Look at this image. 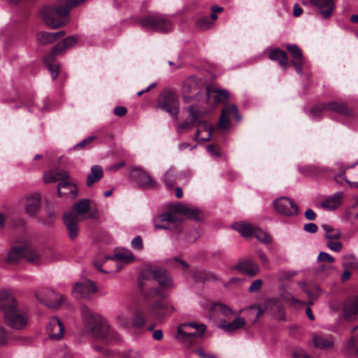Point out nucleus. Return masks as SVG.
Instances as JSON below:
<instances>
[{"mask_svg": "<svg viewBox=\"0 0 358 358\" xmlns=\"http://www.w3.org/2000/svg\"><path fill=\"white\" fill-rule=\"evenodd\" d=\"M44 180L45 182H54L57 181V178H55L53 171L44 174Z\"/></svg>", "mask_w": 358, "mask_h": 358, "instance_id": "59", "label": "nucleus"}, {"mask_svg": "<svg viewBox=\"0 0 358 358\" xmlns=\"http://www.w3.org/2000/svg\"><path fill=\"white\" fill-rule=\"evenodd\" d=\"M317 260L320 262L333 263L335 261V259L327 252H320L318 255Z\"/></svg>", "mask_w": 358, "mask_h": 358, "instance_id": "50", "label": "nucleus"}, {"mask_svg": "<svg viewBox=\"0 0 358 358\" xmlns=\"http://www.w3.org/2000/svg\"><path fill=\"white\" fill-rule=\"evenodd\" d=\"M212 311L220 312L224 317H229L236 315V312L231 308L220 303H215L210 306Z\"/></svg>", "mask_w": 358, "mask_h": 358, "instance_id": "39", "label": "nucleus"}, {"mask_svg": "<svg viewBox=\"0 0 358 358\" xmlns=\"http://www.w3.org/2000/svg\"><path fill=\"white\" fill-rule=\"evenodd\" d=\"M7 341V335L5 331V329L0 326V344L6 343Z\"/></svg>", "mask_w": 358, "mask_h": 358, "instance_id": "62", "label": "nucleus"}, {"mask_svg": "<svg viewBox=\"0 0 358 358\" xmlns=\"http://www.w3.org/2000/svg\"><path fill=\"white\" fill-rule=\"evenodd\" d=\"M325 106V103H320V104H317L315 106H314L310 111V118L312 119H316V118H318V117H320L322 114H323V112L324 111H327V110H316V111L313 113V110H315V108H317V107L319 106Z\"/></svg>", "mask_w": 358, "mask_h": 358, "instance_id": "52", "label": "nucleus"}, {"mask_svg": "<svg viewBox=\"0 0 358 358\" xmlns=\"http://www.w3.org/2000/svg\"><path fill=\"white\" fill-rule=\"evenodd\" d=\"M263 281L261 279H257L252 282L248 288V291L251 293L257 292L262 287Z\"/></svg>", "mask_w": 358, "mask_h": 358, "instance_id": "49", "label": "nucleus"}, {"mask_svg": "<svg viewBox=\"0 0 358 358\" xmlns=\"http://www.w3.org/2000/svg\"><path fill=\"white\" fill-rule=\"evenodd\" d=\"M257 317H259L263 313L266 312V301L264 303H262L258 304L257 306Z\"/></svg>", "mask_w": 358, "mask_h": 358, "instance_id": "63", "label": "nucleus"}, {"mask_svg": "<svg viewBox=\"0 0 358 358\" xmlns=\"http://www.w3.org/2000/svg\"><path fill=\"white\" fill-rule=\"evenodd\" d=\"M252 235L265 244L270 243L272 241L271 236L268 233L258 228H253Z\"/></svg>", "mask_w": 358, "mask_h": 358, "instance_id": "41", "label": "nucleus"}, {"mask_svg": "<svg viewBox=\"0 0 358 358\" xmlns=\"http://www.w3.org/2000/svg\"><path fill=\"white\" fill-rule=\"evenodd\" d=\"M127 108L124 106H117L114 109V113L115 115L122 117L126 115L127 113Z\"/></svg>", "mask_w": 358, "mask_h": 358, "instance_id": "60", "label": "nucleus"}, {"mask_svg": "<svg viewBox=\"0 0 358 358\" xmlns=\"http://www.w3.org/2000/svg\"><path fill=\"white\" fill-rule=\"evenodd\" d=\"M157 107L169 113L178 120V102L176 95L169 91L163 92L160 95Z\"/></svg>", "mask_w": 358, "mask_h": 358, "instance_id": "11", "label": "nucleus"}, {"mask_svg": "<svg viewBox=\"0 0 358 358\" xmlns=\"http://www.w3.org/2000/svg\"><path fill=\"white\" fill-rule=\"evenodd\" d=\"M78 41L75 36H70L54 46L51 53L44 58L45 64L48 66L52 78L55 80L59 71V64H55V56L62 54L65 50L73 46Z\"/></svg>", "mask_w": 358, "mask_h": 358, "instance_id": "8", "label": "nucleus"}, {"mask_svg": "<svg viewBox=\"0 0 358 358\" xmlns=\"http://www.w3.org/2000/svg\"><path fill=\"white\" fill-rule=\"evenodd\" d=\"M358 315V296L345 301L343 308V316L349 320H354Z\"/></svg>", "mask_w": 358, "mask_h": 358, "instance_id": "29", "label": "nucleus"}, {"mask_svg": "<svg viewBox=\"0 0 358 358\" xmlns=\"http://www.w3.org/2000/svg\"><path fill=\"white\" fill-rule=\"evenodd\" d=\"M95 138H96L95 136H89V137L83 139L80 143L75 145L73 147V149L78 150L81 148H84L85 146H86L88 144H90V143H92L95 139Z\"/></svg>", "mask_w": 358, "mask_h": 358, "instance_id": "53", "label": "nucleus"}, {"mask_svg": "<svg viewBox=\"0 0 358 358\" xmlns=\"http://www.w3.org/2000/svg\"><path fill=\"white\" fill-rule=\"evenodd\" d=\"M106 260H111L115 263H130L134 260L132 252L127 249H122L115 252L113 257H106Z\"/></svg>", "mask_w": 358, "mask_h": 358, "instance_id": "31", "label": "nucleus"}, {"mask_svg": "<svg viewBox=\"0 0 358 358\" xmlns=\"http://www.w3.org/2000/svg\"><path fill=\"white\" fill-rule=\"evenodd\" d=\"M48 217L44 221L45 223H49L56 217V214L55 211L52 210H48Z\"/></svg>", "mask_w": 358, "mask_h": 358, "instance_id": "64", "label": "nucleus"}, {"mask_svg": "<svg viewBox=\"0 0 358 358\" xmlns=\"http://www.w3.org/2000/svg\"><path fill=\"white\" fill-rule=\"evenodd\" d=\"M327 247L332 251L338 252L343 248V243L338 239H327Z\"/></svg>", "mask_w": 358, "mask_h": 358, "instance_id": "48", "label": "nucleus"}, {"mask_svg": "<svg viewBox=\"0 0 358 358\" xmlns=\"http://www.w3.org/2000/svg\"><path fill=\"white\" fill-rule=\"evenodd\" d=\"M234 115L235 120L238 122L241 121V117L238 112V108L236 105L231 106H225L221 112V115L219 120V127L220 129L227 130L230 127L229 117Z\"/></svg>", "mask_w": 358, "mask_h": 358, "instance_id": "17", "label": "nucleus"}, {"mask_svg": "<svg viewBox=\"0 0 358 358\" xmlns=\"http://www.w3.org/2000/svg\"><path fill=\"white\" fill-rule=\"evenodd\" d=\"M47 331L51 338L59 340L63 337L64 327L58 317H53L50 319L47 326Z\"/></svg>", "mask_w": 358, "mask_h": 358, "instance_id": "24", "label": "nucleus"}, {"mask_svg": "<svg viewBox=\"0 0 358 358\" xmlns=\"http://www.w3.org/2000/svg\"><path fill=\"white\" fill-rule=\"evenodd\" d=\"M246 324L245 320L242 317H237L229 323H222L219 327L225 332H233L243 327Z\"/></svg>", "mask_w": 358, "mask_h": 358, "instance_id": "32", "label": "nucleus"}, {"mask_svg": "<svg viewBox=\"0 0 358 358\" xmlns=\"http://www.w3.org/2000/svg\"><path fill=\"white\" fill-rule=\"evenodd\" d=\"M266 310L275 319L285 320V310L280 301L276 298L266 300Z\"/></svg>", "mask_w": 358, "mask_h": 358, "instance_id": "18", "label": "nucleus"}, {"mask_svg": "<svg viewBox=\"0 0 358 358\" xmlns=\"http://www.w3.org/2000/svg\"><path fill=\"white\" fill-rule=\"evenodd\" d=\"M275 210L286 217H292L298 215L299 207L295 202L288 198L282 196L274 201Z\"/></svg>", "mask_w": 358, "mask_h": 358, "instance_id": "13", "label": "nucleus"}, {"mask_svg": "<svg viewBox=\"0 0 358 358\" xmlns=\"http://www.w3.org/2000/svg\"><path fill=\"white\" fill-rule=\"evenodd\" d=\"M306 170H307L306 172H305V174L313 176H317L320 174H323L326 173L327 169L324 167H317L316 166H308L305 168Z\"/></svg>", "mask_w": 358, "mask_h": 358, "instance_id": "46", "label": "nucleus"}, {"mask_svg": "<svg viewBox=\"0 0 358 358\" xmlns=\"http://www.w3.org/2000/svg\"><path fill=\"white\" fill-rule=\"evenodd\" d=\"M73 293L78 298H90L97 291L96 284L90 280H84L75 284Z\"/></svg>", "mask_w": 358, "mask_h": 358, "instance_id": "14", "label": "nucleus"}, {"mask_svg": "<svg viewBox=\"0 0 358 358\" xmlns=\"http://www.w3.org/2000/svg\"><path fill=\"white\" fill-rule=\"evenodd\" d=\"M81 315L87 330L95 337L103 339L107 343L120 340V335L110 327L108 321L87 307L82 308Z\"/></svg>", "mask_w": 358, "mask_h": 358, "instance_id": "2", "label": "nucleus"}, {"mask_svg": "<svg viewBox=\"0 0 358 358\" xmlns=\"http://www.w3.org/2000/svg\"><path fill=\"white\" fill-rule=\"evenodd\" d=\"M147 297L150 301L149 311L150 315L157 318H161L167 312H173L174 307L169 301H163L159 296L151 297L147 293Z\"/></svg>", "mask_w": 358, "mask_h": 358, "instance_id": "12", "label": "nucleus"}, {"mask_svg": "<svg viewBox=\"0 0 358 358\" xmlns=\"http://www.w3.org/2000/svg\"><path fill=\"white\" fill-rule=\"evenodd\" d=\"M169 208L173 212L164 213L154 219L155 229H171V224L176 227L180 222L177 214L197 222H201L204 218L203 213L192 205L177 202L170 204Z\"/></svg>", "mask_w": 358, "mask_h": 358, "instance_id": "1", "label": "nucleus"}, {"mask_svg": "<svg viewBox=\"0 0 358 358\" xmlns=\"http://www.w3.org/2000/svg\"><path fill=\"white\" fill-rule=\"evenodd\" d=\"M214 22L208 17H202L196 21V27L201 29L206 30L213 27Z\"/></svg>", "mask_w": 358, "mask_h": 358, "instance_id": "44", "label": "nucleus"}, {"mask_svg": "<svg viewBox=\"0 0 358 358\" xmlns=\"http://www.w3.org/2000/svg\"><path fill=\"white\" fill-rule=\"evenodd\" d=\"M257 256H258L259 260L261 261L262 265L266 268H269L270 264H269V261H268V257L266 255V254L264 253L262 251H258Z\"/></svg>", "mask_w": 358, "mask_h": 358, "instance_id": "55", "label": "nucleus"}, {"mask_svg": "<svg viewBox=\"0 0 358 358\" xmlns=\"http://www.w3.org/2000/svg\"><path fill=\"white\" fill-rule=\"evenodd\" d=\"M176 173L173 168L169 169L164 176V181L168 188L173 187L176 180Z\"/></svg>", "mask_w": 358, "mask_h": 358, "instance_id": "42", "label": "nucleus"}, {"mask_svg": "<svg viewBox=\"0 0 358 358\" xmlns=\"http://www.w3.org/2000/svg\"><path fill=\"white\" fill-rule=\"evenodd\" d=\"M305 217L307 220L312 221L316 218V214L312 209L309 208L305 212Z\"/></svg>", "mask_w": 358, "mask_h": 358, "instance_id": "61", "label": "nucleus"}, {"mask_svg": "<svg viewBox=\"0 0 358 358\" xmlns=\"http://www.w3.org/2000/svg\"><path fill=\"white\" fill-rule=\"evenodd\" d=\"M208 151L213 155L219 157L221 155V151L219 148L213 145H209L207 147Z\"/></svg>", "mask_w": 358, "mask_h": 358, "instance_id": "58", "label": "nucleus"}, {"mask_svg": "<svg viewBox=\"0 0 358 358\" xmlns=\"http://www.w3.org/2000/svg\"><path fill=\"white\" fill-rule=\"evenodd\" d=\"M336 0H310V2L320 10V14L324 19L329 18L335 10Z\"/></svg>", "mask_w": 358, "mask_h": 358, "instance_id": "23", "label": "nucleus"}, {"mask_svg": "<svg viewBox=\"0 0 358 358\" xmlns=\"http://www.w3.org/2000/svg\"><path fill=\"white\" fill-rule=\"evenodd\" d=\"M222 10H223V8L222 7H220L218 6H212V8H211L212 13H211V15H210V20H212L214 22V21L217 19V13H220Z\"/></svg>", "mask_w": 358, "mask_h": 358, "instance_id": "56", "label": "nucleus"}, {"mask_svg": "<svg viewBox=\"0 0 358 358\" xmlns=\"http://www.w3.org/2000/svg\"><path fill=\"white\" fill-rule=\"evenodd\" d=\"M269 58L273 61H276L285 69H287L288 57L287 53L279 48L273 50L269 54Z\"/></svg>", "mask_w": 358, "mask_h": 358, "instance_id": "35", "label": "nucleus"}, {"mask_svg": "<svg viewBox=\"0 0 358 358\" xmlns=\"http://www.w3.org/2000/svg\"><path fill=\"white\" fill-rule=\"evenodd\" d=\"M141 25L147 30L169 32L173 29L170 18L162 15L148 16L143 19Z\"/></svg>", "mask_w": 358, "mask_h": 358, "instance_id": "9", "label": "nucleus"}, {"mask_svg": "<svg viewBox=\"0 0 358 358\" xmlns=\"http://www.w3.org/2000/svg\"><path fill=\"white\" fill-rule=\"evenodd\" d=\"M312 343L315 348L326 350L333 347L334 338L331 334L314 333L312 335Z\"/></svg>", "mask_w": 358, "mask_h": 358, "instance_id": "22", "label": "nucleus"}, {"mask_svg": "<svg viewBox=\"0 0 358 358\" xmlns=\"http://www.w3.org/2000/svg\"><path fill=\"white\" fill-rule=\"evenodd\" d=\"M232 228L247 238L252 234L253 227L248 222H239L232 224Z\"/></svg>", "mask_w": 358, "mask_h": 358, "instance_id": "38", "label": "nucleus"}, {"mask_svg": "<svg viewBox=\"0 0 358 358\" xmlns=\"http://www.w3.org/2000/svg\"><path fill=\"white\" fill-rule=\"evenodd\" d=\"M236 268L242 273L254 277L259 273L258 264L251 259L242 260L236 265Z\"/></svg>", "mask_w": 358, "mask_h": 358, "instance_id": "26", "label": "nucleus"}, {"mask_svg": "<svg viewBox=\"0 0 358 358\" xmlns=\"http://www.w3.org/2000/svg\"><path fill=\"white\" fill-rule=\"evenodd\" d=\"M41 207V196L35 192L28 195L25 202V212L31 217H35Z\"/></svg>", "mask_w": 358, "mask_h": 358, "instance_id": "19", "label": "nucleus"}, {"mask_svg": "<svg viewBox=\"0 0 358 358\" xmlns=\"http://www.w3.org/2000/svg\"><path fill=\"white\" fill-rule=\"evenodd\" d=\"M282 298L286 303H289L290 306L295 308H299L301 305L305 304L304 302L298 300L297 299H296L295 297L290 294H282Z\"/></svg>", "mask_w": 358, "mask_h": 358, "instance_id": "45", "label": "nucleus"}, {"mask_svg": "<svg viewBox=\"0 0 358 358\" xmlns=\"http://www.w3.org/2000/svg\"><path fill=\"white\" fill-rule=\"evenodd\" d=\"M286 48L292 58L291 64L295 68L298 74L302 75L304 60L301 50L296 45L294 44L287 45Z\"/></svg>", "mask_w": 358, "mask_h": 358, "instance_id": "21", "label": "nucleus"}, {"mask_svg": "<svg viewBox=\"0 0 358 358\" xmlns=\"http://www.w3.org/2000/svg\"><path fill=\"white\" fill-rule=\"evenodd\" d=\"M131 245L134 249L141 250L143 248L142 238L140 236H136L131 243Z\"/></svg>", "mask_w": 358, "mask_h": 358, "instance_id": "54", "label": "nucleus"}, {"mask_svg": "<svg viewBox=\"0 0 358 358\" xmlns=\"http://www.w3.org/2000/svg\"><path fill=\"white\" fill-rule=\"evenodd\" d=\"M20 257L24 258L27 262L33 264L41 262V257L37 252L29 245L14 247L8 253L7 260L10 262L18 261Z\"/></svg>", "mask_w": 358, "mask_h": 358, "instance_id": "10", "label": "nucleus"}, {"mask_svg": "<svg viewBox=\"0 0 358 358\" xmlns=\"http://www.w3.org/2000/svg\"><path fill=\"white\" fill-rule=\"evenodd\" d=\"M90 203V199H81L74 203L72 210L64 214L63 220L67 228L68 235L71 240L78 236V224L80 220L93 219L96 217V213L91 211Z\"/></svg>", "mask_w": 358, "mask_h": 358, "instance_id": "3", "label": "nucleus"}, {"mask_svg": "<svg viewBox=\"0 0 358 358\" xmlns=\"http://www.w3.org/2000/svg\"><path fill=\"white\" fill-rule=\"evenodd\" d=\"M297 271L291 270H280L277 273L279 281H285L296 275Z\"/></svg>", "mask_w": 358, "mask_h": 358, "instance_id": "47", "label": "nucleus"}, {"mask_svg": "<svg viewBox=\"0 0 358 358\" xmlns=\"http://www.w3.org/2000/svg\"><path fill=\"white\" fill-rule=\"evenodd\" d=\"M203 115L196 122L197 126L195 139L201 141H208L211 138L213 128L211 124L202 120Z\"/></svg>", "mask_w": 358, "mask_h": 358, "instance_id": "20", "label": "nucleus"}, {"mask_svg": "<svg viewBox=\"0 0 358 358\" xmlns=\"http://www.w3.org/2000/svg\"><path fill=\"white\" fill-rule=\"evenodd\" d=\"M327 110V111L348 115L350 114V110L348 105L342 101H332L325 103V106H319L313 110L314 113L316 110Z\"/></svg>", "mask_w": 358, "mask_h": 358, "instance_id": "27", "label": "nucleus"}, {"mask_svg": "<svg viewBox=\"0 0 358 358\" xmlns=\"http://www.w3.org/2000/svg\"><path fill=\"white\" fill-rule=\"evenodd\" d=\"M304 231L308 233H315L317 231V226L313 222L306 224L303 227Z\"/></svg>", "mask_w": 358, "mask_h": 358, "instance_id": "57", "label": "nucleus"}, {"mask_svg": "<svg viewBox=\"0 0 358 358\" xmlns=\"http://www.w3.org/2000/svg\"><path fill=\"white\" fill-rule=\"evenodd\" d=\"M229 92L224 90L211 89L210 87L206 88V101L208 103H211V99H213L214 103H225L229 99Z\"/></svg>", "mask_w": 358, "mask_h": 358, "instance_id": "28", "label": "nucleus"}, {"mask_svg": "<svg viewBox=\"0 0 358 358\" xmlns=\"http://www.w3.org/2000/svg\"><path fill=\"white\" fill-rule=\"evenodd\" d=\"M145 323V320L140 312H136L131 320V327L136 329L142 328Z\"/></svg>", "mask_w": 358, "mask_h": 358, "instance_id": "43", "label": "nucleus"}, {"mask_svg": "<svg viewBox=\"0 0 358 358\" xmlns=\"http://www.w3.org/2000/svg\"><path fill=\"white\" fill-rule=\"evenodd\" d=\"M64 34L65 32L64 31L54 33L42 31L38 34V39L43 44H49L63 37Z\"/></svg>", "mask_w": 358, "mask_h": 358, "instance_id": "34", "label": "nucleus"}, {"mask_svg": "<svg viewBox=\"0 0 358 358\" xmlns=\"http://www.w3.org/2000/svg\"><path fill=\"white\" fill-rule=\"evenodd\" d=\"M343 194L338 192L327 198L320 203V206L327 210H333L338 208L342 203Z\"/></svg>", "mask_w": 358, "mask_h": 358, "instance_id": "30", "label": "nucleus"}, {"mask_svg": "<svg viewBox=\"0 0 358 358\" xmlns=\"http://www.w3.org/2000/svg\"><path fill=\"white\" fill-rule=\"evenodd\" d=\"M0 310L6 323L13 329H21L27 324V315L17 310V302L9 290L0 292Z\"/></svg>", "mask_w": 358, "mask_h": 358, "instance_id": "4", "label": "nucleus"}, {"mask_svg": "<svg viewBox=\"0 0 358 358\" xmlns=\"http://www.w3.org/2000/svg\"><path fill=\"white\" fill-rule=\"evenodd\" d=\"M150 274L160 286V288H152L148 291L151 297L159 296L160 299L166 297L165 290L173 286V280L166 269L162 267L149 266L145 270Z\"/></svg>", "mask_w": 358, "mask_h": 358, "instance_id": "7", "label": "nucleus"}, {"mask_svg": "<svg viewBox=\"0 0 358 358\" xmlns=\"http://www.w3.org/2000/svg\"><path fill=\"white\" fill-rule=\"evenodd\" d=\"M103 176V171L99 165H93L91 167V171L88 174L86 181V185L90 187L95 182L99 181Z\"/></svg>", "mask_w": 358, "mask_h": 358, "instance_id": "33", "label": "nucleus"}, {"mask_svg": "<svg viewBox=\"0 0 358 358\" xmlns=\"http://www.w3.org/2000/svg\"><path fill=\"white\" fill-rule=\"evenodd\" d=\"M53 172L57 178V181L62 182L69 178V174L64 170H54Z\"/></svg>", "mask_w": 358, "mask_h": 358, "instance_id": "51", "label": "nucleus"}, {"mask_svg": "<svg viewBox=\"0 0 358 358\" xmlns=\"http://www.w3.org/2000/svg\"><path fill=\"white\" fill-rule=\"evenodd\" d=\"M62 188L67 189L73 196V197H76L78 194V189L77 185L75 183L71 182L70 181V177L69 178H66L64 181L59 182V183L58 184L57 193L59 196H62V193L61 192Z\"/></svg>", "mask_w": 358, "mask_h": 358, "instance_id": "37", "label": "nucleus"}, {"mask_svg": "<svg viewBox=\"0 0 358 358\" xmlns=\"http://www.w3.org/2000/svg\"><path fill=\"white\" fill-rule=\"evenodd\" d=\"M131 310L127 309L126 310L120 312L116 317L115 321L117 324L125 329H129L131 328Z\"/></svg>", "mask_w": 358, "mask_h": 358, "instance_id": "36", "label": "nucleus"}, {"mask_svg": "<svg viewBox=\"0 0 358 358\" xmlns=\"http://www.w3.org/2000/svg\"><path fill=\"white\" fill-rule=\"evenodd\" d=\"M131 175L138 185L143 189L155 188L157 186L156 181L140 167H134L131 169Z\"/></svg>", "mask_w": 358, "mask_h": 358, "instance_id": "15", "label": "nucleus"}, {"mask_svg": "<svg viewBox=\"0 0 358 358\" xmlns=\"http://www.w3.org/2000/svg\"><path fill=\"white\" fill-rule=\"evenodd\" d=\"M322 228L324 231V237L327 239H340L342 234L340 229H334L331 226L324 224Z\"/></svg>", "mask_w": 358, "mask_h": 358, "instance_id": "40", "label": "nucleus"}, {"mask_svg": "<svg viewBox=\"0 0 358 358\" xmlns=\"http://www.w3.org/2000/svg\"><path fill=\"white\" fill-rule=\"evenodd\" d=\"M86 0H60L54 7L43 11V18L50 28L56 29L68 23L69 10Z\"/></svg>", "mask_w": 358, "mask_h": 358, "instance_id": "5", "label": "nucleus"}, {"mask_svg": "<svg viewBox=\"0 0 358 358\" xmlns=\"http://www.w3.org/2000/svg\"><path fill=\"white\" fill-rule=\"evenodd\" d=\"M206 327L197 322L180 324L177 328L176 339L188 347L196 344L197 340L205 333Z\"/></svg>", "mask_w": 358, "mask_h": 358, "instance_id": "6", "label": "nucleus"}, {"mask_svg": "<svg viewBox=\"0 0 358 358\" xmlns=\"http://www.w3.org/2000/svg\"><path fill=\"white\" fill-rule=\"evenodd\" d=\"M35 296L38 301L52 308H58L64 301V297L52 290L46 292V297H43L41 292H36Z\"/></svg>", "mask_w": 358, "mask_h": 358, "instance_id": "16", "label": "nucleus"}, {"mask_svg": "<svg viewBox=\"0 0 358 358\" xmlns=\"http://www.w3.org/2000/svg\"><path fill=\"white\" fill-rule=\"evenodd\" d=\"M187 110L189 112V118L190 121H185L181 124H179L177 127L178 133H182L184 130L187 129L192 124H195L198 122L199 118L201 117V115L203 114L202 110H200L195 106H190L187 108Z\"/></svg>", "mask_w": 358, "mask_h": 358, "instance_id": "25", "label": "nucleus"}]
</instances>
